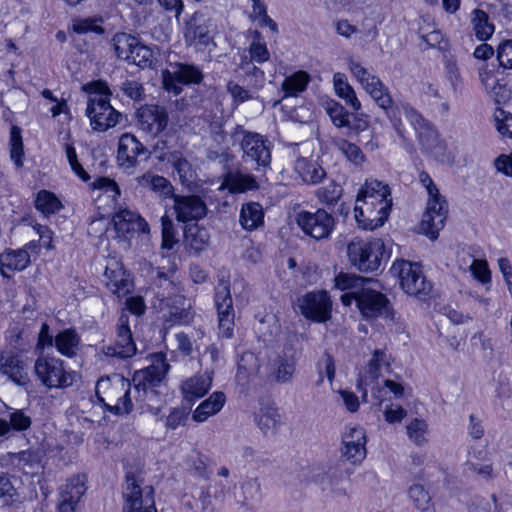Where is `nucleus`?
<instances>
[{"label":"nucleus","mask_w":512,"mask_h":512,"mask_svg":"<svg viewBox=\"0 0 512 512\" xmlns=\"http://www.w3.org/2000/svg\"><path fill=\"white\" fill-rule=\"evenodd\" d=\"M347 252L355 268L362 272H373L381 265L384 243L378 238L370 241L355 238L348 244Z\"/></svg>","instance_id":"0eeeda50"},{"label":"nucleus","mask_w":512,"mask_h":512,"mask_svg":"<svg viewBox=\"0 0 512 512\" xmlns=\"http://www.w3.org/2000/svg\"><path fill=\"white\" fill-rule=\"evenodd\" d=\"M348 65L353 76L360 82L363 89L370 95L375 104L384 112L400 138L405 137L401 120V111L403 110L407 120L413 126L423 149L431 152L436 157L443 156L444 145L439 139L438 132L432 123L426 120L410 104L404 103L401 107L397 105L388 87L378 76L369 72L359 62L351 59Z\"/></svg>","instance_id":"f257e3e1"},{"label":"nucleus","mask_w":512,"mask_h":512,"mask_svg":"<svg viewBox=\"0 0 512 512\" xmlns=\"http://www.w3.org/2000/svg\"><path fill=\"white\" fill-rule=\"evenodd\" d=\"M447 213V202L440 193L439 195L428 196L427 206L420 223V228L430 240H436L438 238L439 231L445 226Z\"/></svg>","instance_id":"4468645a"},{"label":"nucleus","mask_w":512,"mask_h":512,"mask_svg":"<svg viewBox=\"0 0 512 512\" xmlns=\"http://www.w3.org/2000/svg\"><path fill=\"white\" fill-rule=\"evenodd\" d=\"M233 142H238L242 151L241 159L256 171H265L271 164V143L261 134L245 130L242 126L235 127L232 133Z\"/></svg>","instance_id":"7ed1b4c3"},{"label":"nucleus","mask_w":512,"mask_h":512,"mask_svg":"<svg viewBox=\"0 0 512 512\" xmlns=\"http://www.w3.org/2000/svg\"><path fill=\"white\" fill-rule=\"evenodd\" d=\"M334 147L356 167H362L366 161V157L359 146L344 138H336L333 140Z\"/></svg>","instance_id":"ea45409f"},{"label":"nucleus","mask_w":512,"mask_h":512,"mask_svg":"<svg viewBox=\"0 0 512 512\" xmlns=\"http://www.w3.org/2000/svg\"><path fill=\"white\" fill-rule=\"evenodd\" d=\"M300 313L308 320L325 323L331 318L332 301L326 291L308 292L298 298Z\"/></svg>","instance_id":"ddd939ff"},{"label":"nucleus","mask_w":512,"mask_h":512,"mask_svg":"<svg viewBox=\"0 0 512 512\" xmlns=\"http://www.w3.org/2000/svg\"><path fill=\"white\" fill-rule=\"evenodd\" d=\"M391 208L389 186L376 179L366 180L356 198L355 219L362 229L374 230L385 223Z\"/></svg>","instance_id":"f03ea898"},{"label":"nucleus","mask_w":512,"mask_h":512,"mask_svg":"<svg viewBox=\"0 0 512 512\" xmlns=\"http://www.w3.org/2000/svg\"><path fill=\"white\" fill-rule=\"evenodd\" d=\"M249 57L252 63L262 64L270 59V52L260 33L256 32L253 41L248 47Z\"/></svg>","instance_id":"864d4df0"},{"label":"nucleus","mask_w":512,"mask_h":512,"mask_svg":"<svg viewBox=\"0 0 512 512\" xmlns=\"http://www.w3.org/2000/svg\"><path fill=\"white\" fill-rule=\"evenodd\" d=\"M185 236L190 248L196 254L205 250L209 245L210 235L205 227L194 225L186 230Z\"/></svg>","instance_id":"de8ad7c7"},{"label":"nucleus","mask_w":512,"mask_h":512,"mask_svg":"<svg viewBox=\"0 0 512 512\" xmlns=\"http://www.w3.org/2000/svg\"><path fill=\"white\" fill-rule=\"evenodd\" d=\"M123 94L134 101H141L145 98L143 85L135 80H125L121 86Z\"/></svg>","instance_id":"338daca9"},{"label":"nucleus","mask_w":512,"mask_h":512,"mask_svg":"<svg viewBox=\"0 0 512 512\" xmlns=\"http://www.w3.org/2000/svg\"><path fill=\"white\" fill-rule=\"evenodd\" d=\"M169 367L165 355L163 353H155L148 367L134 373L132 382L138 393V397L136 398L137 403L141 401L140 398L142 395L148 396L149 394L153 395L155 393V388L163 381Z\"/></svg>","instance_id":"1a4fd4ad"},{"label":"nucleus","mask_w":512,"mask_h":512,"mask_svg":"<svg viewBox=\"0 0 512 512\" xmlns=\"http://www.w3.org/2000/svg\"><path fill=\"white\" fill-rule=\"evenodd\" d=\"M136 181L139 186L155 192L161 198L174 199V197L177 195L174 193V186L172 183L164 176L157 175L152 172H146L143 175L137 177Z\"/></svg>","instance_id":"c756f323"},{"label":"nucleus","mask_w":512,"mask_h":512,"mask_svg":"<svg viewBox=\"0 0 512 512\" xmlns=\"http://www.w3.org/2000/svg\"><path fill=\"white\" fill-rule=\"evenodd\" d=\"M295 221L303 233L315 240L327 239L334 230L335 219L324 209L315 212L300 211Z\"/></svg>","instance_id":"f8f14e48"},{"label":"nucleus","mask_w":512,"mask_h":512,"mask_svg":"<svg viewBox=\"0 0 512 512\" xmlns=\"http://www.w3.org/2000/svg\"><path fill=\"white\" fill-rule=\"evenodd\" d=\"M216 34V25L213 20L203 13L196 12L186 25L185 40L190 45L207 48L215 46L214 36Z\"/></svg>","instance_id":"f3484780"},{"label":"nucleus","mask_w":512,"mask_h":512,"mask_svg":"<svg viewBox=\"0 0 512 512\" xmlns=\"http://www.w3.org/2000/svg\"><path fill=\"white\" fill-rule=\"evenodd\" d=\"M214 302L217 309L219 334L231 338L234 331L235 311L229 279L222 276L215 287Z\"/></svg>","instance_id":"9d476101"},{"label":"nucleus","mask_w":512,"mask_h":512,"mask_svg":"<svg viewBox=\"0 0 512 512\" xmlns=\"http://www.w3.org/2000/svg\"><path fill=\"white\" fill-rule=\"evenodd\" d=\"M189 412L184 407H175L171 409L169 415L165 420V427L170 430H175L180 426L185 425L188 419Z\"/></svg>","instance_id":"0e129e2a"},{"label":"nucleus","mask_w":512,"mask_h":512,"mask_svg":"<svg viewBox=\"0 0 512 512\" xmlns=\"http://www.w3.org/2000/svg\"><path fill=\"white\" fill-rule=\"evenodd\" d=\"M367 437L363 427L348 425L342 434L341 456L353 465L360 464L366 457Z\"/></svg>","instance_id":"dca6fc26"},{"label":"nucleus","mask_w":512,"mask_h":512,"mask_svg":"<svg viewBox=\"0 0 512 512\" xmlns=\"http://www.w3.org/2000/svg\"><path fill=\"white\" fill-rule=\"evenodd\" d=\"M9 425L11 431H26L31 427L32 419L22 409H15L9 414Z\"/></svg>","instance_id":"e2e57ef3"},{"label":"nucleus","mask_w":512,"mask_h":512,"mask_svg":"<svg viewBox=\"0 0 512 512\" xmlns=\"http://www.w3.org/2000/svg\"><path fill=\"white\" fill-rule=\"evenodd\" d=\"M352 280L354 288H359L357 291V307L365 318H377L381 316L388 317L392 311L391 303L385 294L377 291L373 287L374 280L371 278L361 276H342L341 283Z\"/></svg>","instance_id":"39448f33"},{"label":"nucleus","mask_w":512,"mask_h":512,"mask_svg":"<svg viewBox=\"0 0 512 512\" xmlns=\"http://www.w3.org/2000/svg\"><path fill=\"white\" fill-rule=\"evenodd\" d=\"M167 310L163 314L164 322L168 327L186 325L193 319L191 305L182 295L167 299Z\"/></svg>","instance_id":"5701e85b"},{"label":"nucleus","mask_w":512,"mask_h":512,"mask_svg":"<svg viewBox=\"0 0 512 512\" xmlns=\"http://www.w3.org/2000/svg\"><path fill=\"white\" fill-rule=\"evenodd\" d=\"M493 118L495 127L502 137L512 139V114L505 112L502 108H496Z\"/></svg>","instance_id":"13d9d810"},{"label":"nucleus","mask_w":512,"mask_h":512,"mask_svg":"<svg viewBox=\"0 0 512 512\" xmlns=\"http://www.w3.org/2000/svg\"><path fill=\"white\" fill-rule=\"evenodd\" d=\"M36 376L48 389H64L72 386L77 378L74 371H66L64 362L55 357H39L34 365Z\"/></svg>","instance_id":"6e6552de"},{"label":"nucleus","mask_w":512,"mask_h":512,"mask_svg":"<svg viewBox=\"0 0 512 512\" xmlns=\"http://www.w3.org/2000/svg\"><path fill=\"white\" fill-rule=\"evenodd\" d=\"M310 82V75L305 71H297L290 76H287L282 83V90L285 96H297L299 93L306 90Z\"/></svg>","instance_id":"37998d69"},{"label":"nucleus","mask_w":512,"mask_h":512,"mask_svg":"<svg viewBox=\"0 0 512 512\" xmlns=\"http://www.w3.org/2000/svg\"><path fill=\"white\" fill-rule=\"evenodd\" d=\"M296 371V361L293 358L278 357L273 364L272 376L279 384L291 383Z\"/></svg>","instance_id":"a19ab883"},{"label":"nucleus","mask_w":512,"mask_h":512,"mask_svg":"<svg viewBox=\"0 0 512 512\" xmlns=\"http://www.w3.org/2000/svg\"><path fill=\"white\" fill-rule=\"evenodd\" d=\"M136 345L129 326V315L122 312L116 324V340L114 344L103 345L102 353L107 357L126 359L136 354Z\"/></svg>","instance_id":"2eb2a0df"},{"label":"nucleus","mask_w":512,"mask_h":512,"mask_svg":"<svg viewBox=\"0 0 512 512\" xmlns=\"http://www.w3.org/2000/svg\"><path fill=\"white\" fill-rule=\"evenodd\" d=\"M280 414L277 408L273 406L262 407L257 415L256 421L260 430L264 434L274 433L280 423Z\"/></svg>","instance_id":"49530a36"},{"label":"nucleus","mask_w":512,"mask_h":512,"mask_svg":"<svg viewBox=\"0 0 512 512\" xmlns=\"http://www.w3.org/2000/svg\"><path fill=\"white\" fill-rule=\"evenodd\" d=\"M471 26L476 38L479 41H486L491 38L495 31V26L490 22L487 12L481 9H474L471 12Z\"/></svg>","instance_id":"e433bc0d"},{"label":"nucleus","mask_w":512,"mask_h":512,"mask_svg":"<svg viewBox=\"0 0 512 512\" xmlns=\"http://www.w3.org/2000/svg\"><path fill=\"white\" fill-rule=\"evenodd\" d=\"M30 255L26 249L8 250L0 254V272L9 278L7 272L23 271L30 264Z\"/></svg>","instance_id":"c85d7f7f"},{"label":"nucleus","mask_w":512,"mask_h":512,"mask_svg":"<svg viewBox=\"0 0 512 512\" xmlns=\"http://www.w3.org/2000/svg\"><path fill=\"white\" fill-rule=\"evenodd\" d=\"M226 396L221 391L212 393L209 398L202 401L192 413V419L197 423L205 422L209 417L217 414L223 408Z\"/></svg>","instance_id":"2f4dec72"},{"label":"nucleus","mask_w":512,"mask_h":512,"mask_svg":"<svg viewBox=\"0 0 512 512\" xmlns=\"http://www.w3.org/2000/svg\"><path fill=\"white\" fill-rule=\"evenodd\" d=\"M237 175L239 176L233 178L230 182V191L241 193L258 187L254 177L241 173H238Z\"/></svg>","instance_id":"69168bd1"},{"label":"nucleus","mask_w":512,"mask_h":512,"mask_svg":"<svg viewBox=\"0 0 512 512\" xmlns=\"http://www.w3.org/2000/svg\"><path fill=\"white\" fill-rule=\"evenodd\" d=\"M351 488L349 475L342 469L330 470L322 480V489L337 498H348Z\"/></svg>","instance_id":"cd10ccee"},{"label":"nucleus","mask_w":512,"mask_h":512,"mask_svg":"<svg viewBox=\"0 0 512 512\" xmlns=\"http://www.w3.org/2000/svg\"><path fill=\"white\" fill-rule=\"evenodd\" d=\"M115 229L120 233H129L138 231L141 233L149 232V225L138 213L129 209L119 210L113 217Z\"/></svg>","instance_id":"bb28decb"},{"label":"nucleus","mask_w":512,"mask_h":512,"mask_svg":"<svg viewBox=\"0 0 512 512\" xmlns=\"http://www.w3.org/2000/svg\"><path fill=\"white\" fill-rule=\"evenodd\" d=\"M90 187L92 190H99L105 194H108V196L113 200L120 196V189L118 184L113 179L108 177H98L90 184Z\"/></svg>","instance_id":"680f3d73"},{"label":"nucleus","mask_w":512,"mask_h":512,"mask_svg":"<svg viewBox=\"0 0 512 512\" xmlns=\"http://www.w3.org/2000/svg\"><path fill=\"white\" fill-rule=\"evenodd\" d=\"M127 62L135 64L141 68L151 67L154 62L153 52L151 49L139 41L133 49V54L128 58Z\"/></svg>","instance_id":"6e6d98bb"},{"label":"nucleus","mask_w":512,"mask_h":512,"mask_svg":"<svg viewBox=\"0 0 512 512\" xmlns=\"http://www.w3.org/2000/svg\"><path fill=\"white\" fill-rule=\"evenodd\" d=\"M63 207L59 198L48 190H40L35 199V208L42 214L48 216L55 214Z\"/></svg>","instance_id":"a18cd8bd"},{"label":"nucleus","mask_w":512,"mask_h":512,"mask_svg":"<svg viewBox=\"0 0 512 512\" xmlns=\"http://www.w3.org/2000/svg\"><path fill=\"white\" fill-rule=\"evenodd\" d=\"M497 59L500 66L506 69H512V40H506L499 44Z\"/></svg>","instance_id":"774afa93"},{"label":"nucleus","mask_w":512,"mask_h":512,"mask_svg":"<svg viewBox=\"0 0 512 512\" xmlns=\"http://www.w3.org/2000/svg\"><path fill=\"white\" fill-rule=\"evenodd\" d=\"M137 119L142 131L158 136L162 133L169 122L166 108L157 104H146L137 110Z\"/></svg>","instance_id":"6ab92c4d"},{"label":"nucleus","mask_w":512,"mask_h":512,"mask_svg":"<svg viewBox=\"0 0 512 512\" xmlns=\"http://www.w3.org/2000/svg\"><path fill=\"white\" fill-rule=\"evenodd\" d=\"M173 202V210L178 222H197L207 215V205L198 195H176Z\"/></svg>","instance_id":"aec40b11"},{"label":"nucleus","mask_w":512,"mask_h":512,"mask_svg":"<svg viewBox=\"0 0 512 512\" xmlns=\"http://www.w3.org/2000/svg\"><path fill=\"white\" fill-rule=\"evenodd\" d=\"M333 84L336 95L343 99L347 106L356 112L361 109V102L357 98L352 86L347 82L344 74L335 73L333 76Z\"/></svg>","instance_id":"4c0bfd02"},{"label":"nucleus","mask_w":512,"mask_h":512,"mask_svg":"<svg viewBox=\"0 0 512 512\" xmlns=\"http://www.w3.org/2000/svg\"><path fill=\"white\" fill-rule=\"evenodd\" d=\"M112 41L115 54L119 59L125 61L131 57V54H133V49L138 43V39L136 37L127 33L115 34Z\"/></svg>","instance_id":"8fccbe9b"},{"label":"nucleus","mask_w":512,"mask_h":512,"mask_svg":"<svg viewBox=\"0 0 512 512\" xmlns=\"http://www.w3.org/2000/svg\"><path fill=\"white\" fill-rule=\"evenodd\" d=\"M212 385V376L208 373L195 375L181 385L184 398L192 402L207 394Z\"/></svg>","instance_id":"7c9ffc66"},{"label":"nucleus","mask_w":512,"mask_h":512,"mask_svg":"<svg viewBox=\"0 0 512 512\" xmlns=\"http://www.w3.org/2000/svg\"><path fill=\"white\" fill-rule=\"evenodd\" d=\"M160 160H166L172 166L182 185L189 186L195 181L197 177L196 169L182 151H170L161 155Z\"/></svg>","instance_id":"393cba45"},{"label":"nucleus","mask_w":512,"mask_h":512,"mask_svg":"<svg viewBox=\"0 0 512 512\" xmlns=\"http://www.w3.org/2000/svg\"><path fill=\"white\" fill-rule=\"evenodd\" d=\"M409 499L419 512H435L431 496L421 484H413L408 489Z\"/></svg>","instance_id":"c03bdc74"},{"label":"nucleus","mask_w":512,"mask_h":512,"mask_svg":"<svg viewBox=\"0 0 512 512\" xmlns=\"http://www.w3.org/2000/svg\"><path fill=\"white\" fill-rule=\"evenodd\" d=\"M390 272L398 277L402 290L410 296L425 300L432 291V283L427 280L418 263L397 259Z\"/></svg>","instance_id":"423d86ee"},{"label":"nucleus","mask_w":512,"mask_h":512,"mask_svg":"<svg viewBox=\"0 0 512 512\" xmlns=\"http://www.w3.org/2000/svg\"><path fill=\"white\" fill-rule=\"evenodd\" d=\"M294 170L307 184H317L326 176V172L321 165L307 158H298L295 161Z\"/></svg>","instance_id":"72a5a7b5"},{"label":"nucleus","mask_w":512,"mask_h":512,"mask_svg":"<svg viewBox=\"0 0 512 512\" xmlns=\"http://www.w3.org/2000/svg\"><path fill=\"white\" fill-rule=\"evenodd\" d=\"M43 452L40 449H28L18 453H12L11 459L13 463L25 473L38 466L42 460Z\"/></svg>","instance_id":"79ce46f5"},{"label":"nucleus","mask_w":512,"mask_h":512,"mask_svg":"<svg viewBox=\"0 0 512 512\" xmlns=\"http://www.w3.org/2000/svg\"><path fill=\"white\" fill-rule=\"evenodd\" d=\"M95 90L89 95L86 116L95 131L103 132L115 127L122 118V114L110 104V92L108 87L101 83L93 84Z\"/></svg>","instance_id":"20e7f679"},{"label":"nucleus","mask_w":512,"mask_h":512,"mask_svg":"<svg viewBox=\"0 0 512 512\" xmlns=\"http://www.w3.org/2000/svg\"><path fill=\"white\" fill-rule=\"evenodd\" d=\"M325 110L337 128L350 126L351 114L340 103L334 100L328 101L325 104Z\"/></svg>","instance_id":"603ef678"},{"label":"nucleus","mask_w":512,"mask_h":512,"mask_svg":"<svg viewBox=\"0 0 512 512\" xmlns=\"http://www.w3.org/2000/svg\"><path fill=\"white\" fill-rule=\"evenodd\" d=\"M342 276H356L355 274H348V273H340L339 275L336 276L335 278V286L342 290V291H345L347 290L348 292L344 293L342 296H341V301L342 303L345 305V306H350L352 304L353 301H355L357 303V288H354V285L356 283H354V281L352 282V280L350 279L349 281H345V283H341L340 282V278ZM360 289L358 288V291Z\"/></svg>","instance_id":"052dcab7"},{"label":"nucleus","mask_w":512,"mask_h":512,"mask_svg":"<svg viewBox=\"0 0 512 512\" xmlns=\"http://www.w3.org/2000/svg\"><path fill=\"white\" fill-rule=\"evenodd\" d=\"M0 372L19 386H25L29 382L24 362L13 352H0Z\"/></svg>","instance_id":"b1692460"},{"label":"nucleus","mask_w":512,"mask_h":512,"mask_svg":"<svg viewBox=\"0 0 512 512\" xmlns=\"http://www.w3.org/2000/svg\"><path fill=\"white\" fill-rule=\"evenodd\" d=\"M54 345L61 355L73 358L80 349L81 337L75 329H64L55 336Z\"/></svg>","instance_id":"473e14b6"},{"label":"nucleus","mask_w":512,"mask_h":512,"mask_svg":"<svg viewBox=\"0 0 512 512\" xmlns=\"http://www.w3.org/2000/svg\"><path fill=\"white\" fill-rule=\"evenodd\" d=\"M102 22L101 18L98 17H88V18H80L75 19L73 21V31L78 34H86L89 32H94L96 34L104 33V29L99 25Z\"/></svg>","instance_id":"bf43d9fd"},{"label":"nucleus","mask_w":512,"mask_h":512,"mask_svg":"<svg viewBox=\"0 0 512 512\" xmlns=\"http://www.w3.org/2000/svg\"><path fill=\"white\" fill-rule=\"evenodd\" d=\"M407 435L416 445L426 443L425 435L428 431V425L425 420L415 418L407 426Z\"/></svg>","instance_id":"4d7b16f0"},{"label":"nucleus","mask_w":512,"mask_h":512,"mask_svg":"<svg viewBox=\"0 0 512 512\" xmlns=\"http://www.w3.org/2000/svg\"><path fill=\"white\" fill-rule=\"evenodd\" d=\"M171 67L172 70L162 71V83L163 88L175 96L182 93L183 85H198L203 81V72L195 64L176 62Z\"/></svg>","instance_id":"9b49d317"},{"label":"nucleus","mask_w":512,"mask_h":512,"mask_svg":"<svg viewBox=\"0 0 512 512\" xmlns=\"http://www.w3.org/2000/svg\"><path fill=\"white\" fill-rule=\"evenodd\" d=\"M104 275L107 287L112 293L117 294L118 297L124 296L130 292L132 283L129 279V275L117 262L106 266Z\"/></svg>","instance_id":"a878e982"},{"label":"nucleus","mask_w":512,"mask_h":512,"mask_svg":"<svg viewBox=\"0 0 512 512\" xmlns=\"http://www.w3.org/2000/svg\"><path fill=\"white\" fill-rule=\"evenodd\" d=\"M15 477L7 473H0V503L3 506H12L16 502H20V494L12 480Z\"/></svg>","instance_id":"09e8293b"},{"label":"nucleus","mask_w":512,"mask_h":512,"mask_svg":"<svg viewBox=\"0 0 512 512\" xmlns=\"http://www.w3.org/2000/svg\"><path fill=\"white\" fill-rule=\"evenodd\" d=\"M125 480L126 486L123 492L125 505L123 512H157L154 506V500L150 497V494H153V489L149 487L148 494L143 498L142 490L133 472H127Z\"/></svg>","instance_id":"a211bd4d"},{"label":"nucleus","mask_w":512,"mask_h":512,"mask_svg":"<svg viewBox=\"0 0 512 512\" xmlns=\"http://www.w3.org/2000/svg\"><path fill=\"white\" fill-rule=\"evenodd\" d=\"M343 188L335 181L319 188L316 192L318 200L328 206L334 205L342 197Z\"/></svg>","instance_id":"5fc2aeb1"},{"label":"nucleus","mask_w":512,"mask_h":512,"mask_svg":"<svg viewBox=\"0 0 512 512\" xmlns=\"http://www.w3.org/2000/svg\"><path fill=\"white\" fill-rule=\"evenodd\" d=\"M238 68L243 72L247 85L255 90H259L264 86L265 73L257 67L248 56H243L240 60Z\"/></svg>","instance_id":"58836bf2"},{"label":"nucleus","mask_w":512,"mask_h":512,"mask_svg":"<svg viewBox=\"0 0 512 512\" xmlns=\"http://www.w3.org/2000/svg\"><path fill=\"white\" fill-rule=\"evenodd\" d=\"M263 221L264 212L259 203L250 202L242 205L239 222L244 229L255 230L263 224Z\"/></svg>","instance_id":"c9c22d12"},{"label":"nucleus","mask_w":512,"mask_h":512,"mask_svg":"<svg viewBox=\"0 0 512 512\" xmlns=\"http://www.w3.org/2000/svg\"><path fill=\"white\" fill-rule=\"evenodd\" d=\"M131 382L122 375L113 374L110 377L101 378L96 385V395L109 411V404L119 402L120 397H124L130 392Z\"/></svg>","instance_id":"412c9836"},{"label":"nucleus","mask_w":512,"mask_h":512,"mask_svg":"<svg viewBox=\"0 0 512 512\" xmlns=\"http://www.w3.org/2000/svg\"><path fill=\"white\" fill-rule=\"evenodd\" d=\"M86 490V476L77 474L67 479L66 483L60 487L59 497L60 500L79 503Z\"/></svg>","instance_id":"f704fd0d"},{"label":"nucleus","mask_w":512,"mask_h":512,"mask_svg":"<svg viewBox=\"0 0 512 512\" xmlns=\"http://www.w3.org/2000/svg\"><path fill=\"white\" fill-rule=\"evenodd\" d=\"M10 158L17 168L23 166L24 145L21 135V129L13 125L10 130L9 139Z\"/></svg>","instance_id":"3c124183"},{"label":"nucleus","mask_w":512,"mask_h":512,"mask_svg":"<svg viewBox=\"0 0 512 512\" xmlns=\"http://www.w3.org/2000/svg\"><path fill=\"white\" fill-rule=\"evenodd\" d=\"M146 153V147L133 134L124 133L120 137L117 160L121 168L134 169L138 164L137 158Z\"/></svg>","instance_id":"4be33fe9"}]
</instances>
